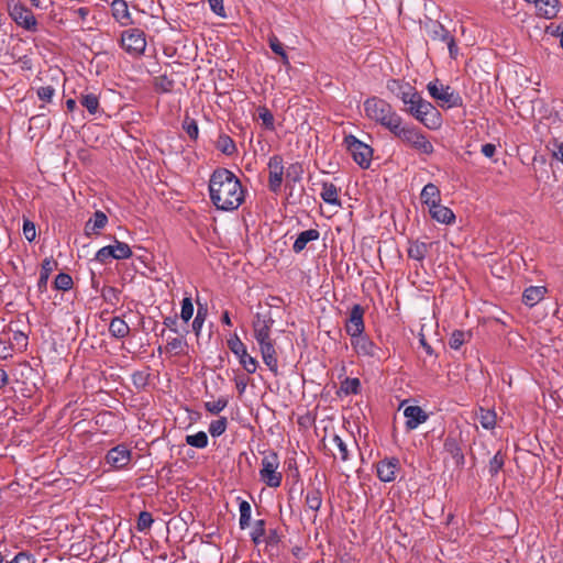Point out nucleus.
Masks as SVG:
<instances>
[{
	"label": "nucleus",
	"mask_w": 563,
	"mask_h": 563,
	"mask_svg": "<svg viewBox=\"0 0 563 563\" xmlns=\"http://www.w3.org/2000/svg\"><path fill=\"white\" fill-rule=\"evenodd\" d=\"M320 238V232L317 229H309L298 234L297 239L292 244V251L300 253L305 250L307 244L312 241H317Z\"/></svg>",
	"instance_id": "23"
},
{
	"label": "nucleus",
	"mask_w": 563,
	"mask_h": 563,
	"mask_svg": "<svg viewBox=\"0 0 563 563\" xmlns=\"http://www.w3.org/2000/svg\"><path fill=\"white\" fill-rule=\"evenodd\" d=\"M364 111L368 119L380 124L388 131L401 119V115L397 113L390 103L378 97L366 99L364 101Z\"/></svg>",
	"instance_id": "3"
},
{
	"label": "nucleus",
	"mask_w": 563,
	"mask_h": 563,
	"mask_svg": "<svg viewBox=\"0 0 563 563\" xmlns=\"http://www.w3.org/2000/svg\"><path fill=\"white\" fill-rule=\"evenodd\" d=\"M430 96L445 104L448 108L461 107L463 104L462 97L450 86H444L439 79L430 81L427 86Z\"/></svg>",
	"instance_id": "7"
},
{
	"label": "nucleus",
	"mask_w": 563,
	"mask_h": 563,
	"mask_svg": "<svg viewBox=\"0 0 563 563\" xmlns=\"http://www.w3.org/2000/svg\"><path fill=\"white\" fill-rule=\"evenodd\" d=\"M228 347L230 349V351L236 356L239 354H243L244 351L246 350V346L245 344L241 341V339L239 338V335L236 333H234L233 335H231L229 339H228Z\"/></svg>",
	"instance_id": "47"
},
{
	"label": "nucleus",
	"mask_w": 563,
	"mask_h": 563,
	"mask_svg": "<svg viewBox=\"0 0 563 563\" xmlns=\"http://www.w3.org/2000/svg\"><path fill=\"white\" fill-rule=\"evenodd\" d=\"M186 345V342L181 338H174L166 344V350L168 352H174L175 354H179L184 346Z\"/></svg>",
	"instance_id": "58"
},
{
	"label": "nucleus",
	"mask_w": 563,
	"mask_h": 563,
	"mask_svg": "<svg viewBox=\"0 0 563 563\" xmlns=\"http://www.w3.org/2000/svg\"><path fill=\"white\" fill-rule=\"evenodd\" d=\"M57 261L53 257H46L41 264L40 278L37 280V289L40 292H44L47 288L49 275L57 268Z\"/></svg>",
	"instance_id": "19"
},
{
	"label": "nucleus",
	"mask_w": 563,
	"mask_h": 563,
	"mask_svg": "<svg viewBox=\"0 0 563 563\" xmlns=\"http://www.w3.org/2000/svg\"><path fill=\"white\" fill-rule=\"evenodd\" d=\"M351 345L360 357L382 360L383 351L365 333L351 339Z\"/></svg>",
	"instance_id": "10"
},
{
	"label": "nucleus",
	"mask_w": 563,
	"mask_h": 563,
	"mask_svg": "<svg viewBox=\"0 0 563 563\" xmlns=\"http://www.w3.org/2000/svg\"><path fill=\"white\" fill-rule=\"evenodd\" d=\"M332 444L339 451L340 459L345 462L349 460V450L344 441L338 434H333Z\"/></svg>",
	"instance_id": "53"
},
{
	"label": "nucleus",
	"mask_w": 563,
	"mask_h": 563,
	"mask_svg": "<svg viewBox=\"0 0 563 563\" xmlns=\"http://www.w3.org/2000/svg\"><path fill=\"white\" fill-rule=\"evenodd\" d=\"M268 188L272 192L277 194L283 184L284 164L280 155H274L268 161Z\"/></svg>",
	"instance_id": "12"
},
{
	"label": "nucleus",
	"mask_w": 563,
	"mask_h": 563,
	"mask_svg": "<svg viewBox=\"0 0 563 563\" xmlns=\"http://www.w3.org/2000/svg\"><path fill=\"white\" fill-rule=\"evenodd\" d=\"M108 223V217L104 212L97 210L93 213V217L89 219L85 224V233L90 235L92 233H98L99 230L103 229Z\"/></svg>",
	"instance_id": "25"
},
{
	"label": "nucleus",
	"mask_w": 563,
	"mask_h": 563,
	"mask_svg": "<svg viewBox=\"0 0 563 563\" xmlns=\"http://www.w3.org/2000/svg\"><path fill=\"white\" fill-rule=\"evenodd\" d=\"M444 450L448 452L452 460L454 461L455 466L462 467L465 463V457L460 446L457 440L453 437H448L444 441Z\"/></svg>",
	"instance_id": "21"
},
{
	"label": "nucleus",
	"mask_w": 563,
	"mask_h": 563,
	"mask_svg": "<svg viewBox=\"0 0 563 563\" xmlns=\"http://www.w3.org/2000/svg\"><path fill=\"white\" fill-rule=\"evenodd\" d=\"M467 333L462 330H454L449 339V345L453 350H459L465 342Z\"/></svg>",
	"instance_id": "51"
},
{
	"label": "nucleus",
	"mask_w": 563,
	"mask_h": 563,
	"mask_svg": "<svg viewBox=\"0 0 563 563\" xmlns=\"http://www.w3.org/2000/svg\"><path fill=\"white\" fill-rule=\"evenodd\" d=\"M407 430H413L428 419V413L419 406H408L404 410Z\"/></svg>",
	"instance_id": "17"
},
{
	"label": "nucleus",
	"mask_w": 563,
	"mask_h": 563,
	"mask_svg": "<svg viewBox=\"0 0 563 563\" xmlns=\"http://www.w3.org/2000/svg\"><path fill=\"white\" fill-rule=\"evenodd\" d=\"M154 519L152 517V514L148 511H141L137 518L136 522V529L139 531H145L151 528L153 525Z\"/></svg>",
	"instance_id": "50"
},
{
	"label": "nucleus",
	"mask_w": 563,
	"mask_h": 563,
	"mask_svg": "<svg viewBox=\"0 0 563 563\" xmlns=\"http://www.w3.org/2000/svg\"><path fill=\"white\" fill-rule=\"evenodd\" d=\"M101 295H102V298L111 305H115L120 299V297H119L120 290L112 286L104 287L102 289Z\"/></svg>",
	"instance_id": "54"
},
{
	"label": "nucleus",
	"mask_w": 563,
	"mask_h": 563,
	"mask_svg": "<svg viewBox=\"0 0 563 563\" xmlns=\"http://www.w3.org/2000/svg\"><path fill=\"white\" fill-rule=\"evenodd\" d=\"M400 470L399 459L386 457L379 461L376 465L377 477L385 483H389L396 479V474Z\"/></svg>",
	"instance_id": "13"
},
{
	"label": "nucleus",
	"mask_w": 563,
	"mask_h": 563,
	"mask_svg": "<svg viewBox=\"0 0 563 563\" xmlns=\"http://www.w3.org/2000/svg\"><path fill=\"white\" fill-rule=\"evenodd\" d=\"M131 457V451L124 444H119L108 451L106 461L112 467L121 470L129 465Z\"/></svg>",
	"instance_id": "14"
},
{
	"label": "nucleus",
	"mask_w": 563,
	"mask_h": 563,
	"mask_svg": "<svg viewBox=\"0 0 563 563\" xmlns=\"http://www.w3.org/2000/svg\"><path fill=\"white\" fill-rule=\"evenodd\" d=\"M430 246L431 244H427L418 240L410 242L407 251L408 257L418 262H422L426 258Z\"/></svg>",
	"instance_id": "29"
},
{
	"label": "nucleus",
	"mask_w": 563,
	"mask_h": 563,
	"mask_svg": "<svg viewBox=\"0 0 563 563\" xmlns=\"http://www.w3.org/2000/svg\"><path fill=\"white\" fill-rule=\"evenodd\" d=\"M361 390V380L358 378L346 377L340 385V393L344 395H357Z\"/></svg>",
	"instance_id": "34"
},
{
	"label": "nucleus",
	"mask_w": 563,
	"mask_h": 563,
	"mask_svg": "<svg viewBox=\"0 0 563 563\" xmlns=\"http://www.w3.org/2000/svg\"><path fill=\"white\" fill-rule=\"evenodd\" d=\"M389 132L405 145L421 154L431 155L434 152L427 135L416 125L406 123L402 118Z\"/></svg>",
	"instance_id": "2"
},
{
	"label": "nucleus",
	"mask_w": 563,
	"mask_h": 563,
	"mask_svg": "<svg viewBox=\"0 0 563 563\" xmlns=\"http://www.w3.org/2000/svg\"><path fill=\"white\" fill-rule=\"evenodd\" d=\"M111 12L114 20L122 26H126L133 23L125 0H113L111 2Z\"/></svg>",
	"instance_id": "18"
},
{
	"label": "nucleus",
	"mask_w": 563,
	"mask_h": 563,
	"mask_svg": "<svg viewBox=\"0 0 563 563\" xmlns=\"http://www.w3.org/2000/svg\"><path fill=\"white\" fill-rule=\"evenodd\" d=\"M55 93L53 86H44L37 89V97L46 102H49Z\"/></svg>",
	"instance_id": "62"
},
{
	"label": "nucleus",
	"mask_w": 563,
	"mask_h": 563,
	"mask_svg": "<svg viewBox=\"0 0 563 563\" xmlns=\"http://www.w3.org/2000/svg\"><path fill=\"white\" fill-rule=\"evenodd\" d=\"M216 147L227 156H232L236 153V145L234 141L227 134L219 135Z\"/></svg>",
	"instance_id": "30"
},
{
	"label": "nucleus",
	"mask_w": 563,
	"mask_h": 563,
	"mask_svg": "<svg viewBox=\"0 0 563 563\" xmlns=\"http://www.w3.org/2000/svg\"><path fill=\"white\" fill-rule=\"evenodd\" d=\"M429 213L432 219L440 223L451 224L455 221V214L453 211L450 208L442 206L441 203L430 208Z\"/></svg>",
	"instance_id": "24"
},
{
	"label": "nucleus",
	"mask_w": 563,
	"mask_h": 563,
	"mask_svg": "<svg viewBox=\"0 0 563 563\" xmlns=\"http://www.w3.org/2000/svg\"><path fill=\"white\" fill-rule=\"evenodd\" d=\"M273 323L274 320L271 317L256 313L253 321V332L257 343L272 340L271 329L273 327Z\"/></svg>",
	"instance_id": "15"
},
{
	"label": "nucleus",
	"mask_w": 563,
	"mask_h": 563,
	"mask_svg": "<svg viewBox=\"0 0 563 563\" xmlns=\"http://www.w3.org/2000/svg\"><path fill=\"white\" fill-rule=\"evenodd\" d=\"M239 510H240L239 525H240V528L242 530H244L251 523V512H252V509H251L250 503L246 501V500H242L240 503V505H239Z\"/></svg>",
	"instance_id": "35"
},
{
	"label": "nucleus",
	"mask_w": 563,
	"mask_h": 563,
	"mask_svg": "<svg viewBox=\"0 0 563 563\" xmlns=\"http://www.w3.org/2000/svg\"><path fill=\"white\" fill-rule=\"evenodd\" d=\"M560 0H539L537 14L541 18L551 20L556 18L560 9Z\"/></svg>",
	"instance_id": "22"
},
{
	"label": "nucleus",
	"mask_w": 563,
	"mask_h": 563,
	"mask_svg": "<svg viewBox=\"0 0 563 563\" xmlns=\"http://www.w3.org/2000/svg\"><path fill=\"white\" fill-rule=\"evenodd\" d=\"M429 35L433 41L446 42L451 36L450 32L439 22H432L429 27Z\"/></svg>",
	"instance_id": "33"
},
{
	"label": "nucleus",
	"mask_w": 563,
	"mask_h": 563,
	"mask_svg": "<svg viewBox=\"0 0 563 563\" xmlns=\"http://www.w3.org/2000/svg\"><path fill=\"white\" fill-rule=\"evenodd\" d=\"M9 14L11 19L26 31L35 32L37 29V21L33 12L21 2L9 3Z\"/></svg>",
	"instance_id": "9"
},
{
	"label": "nucleus",
	"mask_w": 563,
	"mask_h": 563,
	"mask_svg": "<svg viewBox=\"0 0 563 563\" xmlns=\"http://www.w3.org/2000/svg\"><path fill=\"white\" fill-rule=\"evenodd\" d=\"M547 148L551 152L553 158L563 164V142L553 139L548 143Z\"/></svg>",
	"instance_id": "49"
},
{
	"label": "nucleus",
	"mask_w": 563,
	"mask_h": 563,
	"mask_svg": "<svg viewBox=\"0 0 563 563\" xmlns=\"http://www.w3.org/2000/svg\"><path fill=\"white\" fill-rule=\"evenodd\" d=\"M258 118L262 120L263 124L268 130H274V115L273 113L264 106L257 108Z\"/></svg>",
	"instance_id": "48"
},
{
	"label": "nucleus",
	"mask_w": 563,
	"mask_h": 563,
	"mask_svg": "<svg viewBox=\"0 0 563 563\" xmlns=\"http://www.w3.org/2000/svg\"><path fill=\"white\" fill-rule=\"evenodd\" d=\"M505 464V456L498 451L489 461L488 473L492 477L496 476Z\"/></svg>",
	"instance_id": "42"
},
{
	"label": "nucleus",
	"mask_w": 563,
	"mask_h": 563,
	"mask_svg": "<svg viewBox=\"0 0 563 563\" xmlns=\"http://www.w3.org/2000/svg\"><path fill=\"white\" fill-rule=\"evenodd\" d=\"M547 292V288L543 286H530L522 294V302L526 306L533 307L536 306Z\"/></svg>",
	"instance_id": "26"
},
{
	"label": "nucleus",
	"mask_w": 563,
	"mask_h": 563,
	"mask_svg": "<svg viewBox=\"0 0 563 563\" xmlns=\"http://www.w3.org/2000/svg\"><path fill=\"white\" fill-rule=\"evenodd\" d=\"M364 308L355 303L350 311L349 319L345 322V331L352 338L364 333Z\"/></svg>",
	"instance_id": "11"
},
{
	"label": "nucleus",
	"mask_w": 563,
	"mask_h": 563,
	"mask_svg": "<svg viewBox=\"0 0 563 563\" xmlns=\"http://www.w3.org/2000/svg\"><path fill=\"white\" fill-rule=\"evenodd\" d=\"M404 88H405V91L401 92V95L399 96V99L405 104L415 103V100L417 102L419 100V98L421 97V95L411 85L404 86Z\"/></svg>",
	"instance_id": "45"
},
{
	"label": "nucleus",
	"mask_w": 563,
	"mask_h": 563,
	"mask_svg": "<svg viewBox=\"0 0 563 563\" xmlns=\"http://www.w3.org/2000/svg\"><path fill=\"white\" fill-rule=\"evenodd\" d=\"M207 307L199 303L197 314L192 321V330L196 332L197 335H199L201 328L203 325V322L207 318Z\"/></svg>",
	"instance_id": "43"
},
{
	"label": "nucleus",
	"mask_w": 563,
	"mask_h": 563,
	"mask_svg": "<svg viewBox=\"0 0 563 563\" xmlns=\"http://www.w3.org/2000/svg\"><path fill=\"white\" fill-rule=\"evenodd\" d=\"M279 459L276 452L271 451L262 460V468L260 470V478L268 487L277 488L282 484L283 475L277 472Z\"/></svg>",
	"instance_id": "5"
},
{
	"label": "nucleus",
	"mask_w": 563,
	"mask_h": 563,
	"mask_svg": "<svg viewBox=\"0 0 563 563\" xmlns=\"http://www.w3.org/2000/svg\"><path fill=\"white\" fill-rule=\"evenodd\" d=\"M236 357L239 358L240 364L249 374L256 372L258 362L247 353V350H245L243 354L236 355Z\"/></svg>",
	"instance_id": "38"
},
{
	"label": "nucleus",
	"mask_w": 563,
	"mask_h": 563,
	"mask_svg": "<svg viewBox=\"0 0 563 563\" xmlns=\"http://www.w3.org/2000/svg\"><path fill=\"white\" fill-rule=\"evenodd\" d=\"M113 258L114 260H126L132 256L130 246L121 241L115 240V244L112 245Z\"/></svg>",
	"instance_id": "40"
},
{
	"label": "nucleus",
	"mask_w": 563,
	"mask_h": 563,
	"mask_svg": "<svg viewBox=\"0 0 563 563\" xmlns=\"http://www.w3.org/2000/svg\"><path fill=\"white\" fill-rule=\"evenodd\" d=\"M186 443L197 449H205L208 445V435L205 431L186 437Z\"/></svg>",
	"instance_id": "36"
},
{
	"label": "nucleus",
	"mask_w": 563,
	"mask_h": 563,
	"mask_svg": "<svg viewBox=\"0 0 563 563\" xmlns=\"http://www.w3.org/2000/svg\"><path fill=\"white\" fill-rule=\"evenodd\" d=\"M54 287L57 290H69L73 287V278L66 273H59L54 280Z\"/></svg>",
	"instance_id": "44"
},
{
	"label": "nucleus",
	"mask_w": 563,
	"mask_h": 563,
	"mask_svg": "<svg viewBox=\"0 0 563 563\" xmlns=\"http://www.w3.org/2000/svg\"><path fill=\"white\" fill-rule=\"evenodd\" d=\"M79 101L90 114H96L98 112L99 99L95 93L82 95Z\"/></svg>",
	"instance_id": "37"
},
{
	"label": "nucleus",
	"mask_w": 563,
	"mask_h": 563,
	"mask_svg": "<svg viewBox=\"0 0 563 563\" xmlns=\"http://www.w3.org/2000/svg\"><path fill=\"white\" fill-rule=\"evenodd\" d=\"M8 563H35L33 556L29 554L27 552H19L12 561Z\"/></svg>",
	"instance_id": "64"
},
{
	"label": "nucleus",
	"mask_w": 563,
	"mask_h": 563,
	"mask_svg": "<svg viewBox=\"0 0 563 563\" xmlns=\"http://www.w3.org/2000/svg\"><path fill=\"white\" fill-rule=\"evenodd\" d=\"M260 351L262 354V358L264 364L273 372L275 375L278 374V360L277 353L275 350V342L273 340L263 341L258 343Z\"/></svg>",
	"instance_id": "16"
},
{
	"label": "nucleus",
	"mask_w": 563,
	"mask_h": 563,
	"mask_svg": "<svg viewBox=\"0 0 563 563\" xmlns=\"http://www.w3.org/2000/svg\"><path fill=\"white\" fill-rule=\"evenodd\" d=\"M148 374L142 371L132 374V382L137 388H143L148 383Z\"/></svg>",
	"instance_id": "61"
},
{
	"label": "nucleus",
	"mask_w": 563,
	"mask_h": 563,
	"mask_svg": "<svg viewBox=\"0 0 563 563\" xmlns=\"http://www.w3.org/2000/svg\"><path fill=\"white\" fill-rule=\"evenodd\" d=\"M228 428V419L225 417H220L217 420H213L209 424V433L213 438H218L222 435Z\"/></svg>",
	"instance_id": "41"
},
{
	"label": "nucleus",
	"mask_w": 563,
	"mask_h": 563,
	"mask_svg": "<svg viewBox=\"0 0 563 563\" xmlns=\"http://www.w3.org/2000/svg\"><path fill=\"white\" fill-rule=\"evenodd\" d=\"M344 145L361 168L366 169L369 167L373 156V148L369 145L352 134L344 137Z\"/></svg>",
	"instance_id": "6"
},
{
	"label": "nucleus",
	"mask_w": 563,
	"mask_h": 563,
	"mask_svg": "<svg viewBox=\"0 0 563 563\" xmlns=\"http://www.w3.org/2000/svg\"><path fill=\"white\" fill-rule=\"evenodd\" d=\"M23 235L29 241L32 242L36 238V229L35 224L30 220H24L23 223Z\"/></svg>",
	"instance_id": "60"
},
{
	"label": "nucleus",
	"mask_w": 563,
	"mask_h": 563,
	"mask_svg": "<svg viewBox=\"0 0 563 563\" xmlns=\"http://www.w3.org/2000/svg\"><path fill=\"white\" fill-rule=\"evenodd\" d=\"M209 5H210V9L211 11L221 16V18H225L227 16V13H225V10H224V5H223V0H207Z\"/></svg>",
	"instance_id": "63"
},
{
	"label": "nucleus",
	"mask_w": 563,
	"mask_h": 563,
	"mask_svg": "<svg viewBox=\"0 0 563 563\" xmlns=\"http://www.w3.org/2000/svg\"><path fill=\"white\" fill-rule=\"evenodd\" d=\"M110 258H113L112 245L101 247L95 256V261L99 263H107Z\"/></svg>",
	"instance_id": "57"
},
{
	"label": "nucleus",
	"mask_w": 563,
	"mask_h": 563,
	"mask_svg": "<svg viewBox=\"0 0 563 563\" xmlns=\"http://www.w3.org/2000/svg\"><path fill=\"white\" fill-rule=\"evenodd\" d=\"M209 195L218 210L233 211L243 203L245 191L231 170L217 168L209 179Z\"/></svg>",
	"instance_id": "1"
},
{
	"label": "nucleus",
	"mask_w": 563,
	"mask_h": 563,
	"mask_svg": "<svg viewBox=\"0 0 563 563\" xmlns=\"http://www.w3.org/2000/svg\"><path fill=\"white\" fill-rule=\"evenodd\" d=\"M228 402L229 401L225 397H220L216 401L205 402V409L212 415H218L224 410V408L228 406Z\"/></svg>",
	"instance_id": "46"
},
{
	"label": "nucleus",
	"mask_w": 563,
	"mask_h": 563,
	"mask_svg": "<svg viewBox=\"0 0 563 563\" xmlns=\"http://www.w3.org/2000/svg\"><path fill=\"white\" fill-rule=\"evenodd\" d=\"M109 332L115 339H124L130 333V327L122 318L114 317L110 321Z\"/></svg>",
	"instance_id": "28"
},
{
	"label": "nucleus",
	"mask_w": 563,
	"mask_h": 563,
	"mask_svg": "<svg viewBox=\"0 0 563 563\" xmlns=\"http://www.w3.org/2000/svg\"><path fill=\"white\" fill-rule=\"evenodd\" d=\"M420 199H421V202L423 205L428 206V208L430 209V208L434 207L435 205L440 203V201H441L440 189L438 188L437 185L429 183L422 188L421 194H420Z\"/></svg>",
	"instance_id": "20"
},
{
	"label": "nucleus",
	"mask_w": 563,
	"mask_h": 563,
	"mask_svg": "<svg viewBox=\"0 0 563 563\" xmlns=\"http://www.w3.org/2000/svg\"><path fill=\"white\" fill-rule=\"evenodd\" d=\"M306 506L312 510L318 511L322 504V494L319 488H311L305 495Z\"/></svg>",
	"instance_id": "31"
},
{
	"label": "nucleus",
	"mask_w": 563,
	"mask_h": 563,
	"mask_svg": "<svg viewBox=\"0 0 563 563\" xmlns=\"http://www.w3.org/2000/svg\"><path fill=\"white\" fill-rule=\"evenodd\" d=\"M303 167L300 163H292L286 169V180L299 183L302 179Z\"/></svg>",
	"instance_id": "39"
},
{
	"label": "nucleus",
	"mask_w": 563,
	"mask_h": 563,
	"mask_svg": "<svg viewBox=\"0 0 563 563\" xmlns=\"http://www.w3.org/2000/svg\"><path fill=\"white\" fill-rule=\"evenodd\" d=\"M496 412L494 410L479 408L478 421L486 430H492L496 426Z\"/></svg>",
	"instance_id": "32"
},
{
	"label": "nucleus",
	"mask_w": 563,
	"mask_h": 563,
	"mask_svg": "<svg viewBox=\"0 0 563 563\" xmlns=\"http://www.w3.org/2000/svg\"><path fill=\"white\" fill-rule=\"evenodd\" d=\"M409 85H410L409 82H404V81L398 80V79H390V80L387 81V89L391 93H394L396 97L399 98L401 92L405 91L404 86H409Z\"/></svg>",
	"instance_id": "56"
},
{
	"label": "nucleus",
	"mask_w": 563,
	"mask_h": 563,
	"mask_svg": "<svg viewBox=\"0 0 563 563\" xmlns=\"http://www.w3.org/2000/svg\"><path fill=\"white\" fill-rule=\"evenodd\" d=\"M320 196L325 203L332 206H341V200L339 198V188L332 183H322V191Z\"/></svg>",
	"instance_id": "27"
},
{
	"label": "nucleus",
	"mask_w": 563,
	"mask_h": 563,
	"mask_svg": "<svg viewBox=\"0 0 563 563\" xmlns=\"http://www.w3.org/2000/svg\"><path fill=\"white\" fill-rule=\"evenodd\" d=\"M156 87L164 92H169L174 88V80L169 79L166 75L156 78Z\"/></svg>",
	"instance_id": "59"
},
{
	"label": "nucleus",
	"mask_w": 563,
	"mask_h": 563,
	"mask_svg": "<svg viewBox=\"0 0 563 563\" xmlns=\"http://www.w3.org/2000/svg\"><path fill=\"white\" fill-rule=\"evenodd\" d=\"M416 120L429 130H437L442 125V115L440 111L421 96L416 102Z\"/></svg>",
	"instance_id": "4"
},
{
	"label": "nucleus",
	"mask_w": 563,
	"mask_h": 563,
	"mask_svg": "<svg viewBox=\"0 0 563 563\" xmlns=\"http://www.w3.org/2000/svg\"><path fill=\"white\" fill-rule=\"evenodd\" d=\"M183 128L191 140L196 141L198 139L199 128L196 120L186 118Z\"/></svg>",
	"instance_id": "55"
},
{
	"label": "nucleus",
	"mask_w": 563,
	"mask_h": 563,
	"mask_svg": "<svg viewBox=\"0 0 563 563\" xmlns=\"http://www.w3.org/2000/svg\"><path fill=\"white\" fill-rule=\"evenodd\" d=\"M121 46L133 56H140L145 52L146 38L141 29H129L122 32Z\"/></svg>",
	"instance_id": "8"
},
{
	"label": "nucleus",
	"mask_w": 563,
	"mask_h": 563,
	"mask_svg": "<svg viewBox=\"0 0 563 563\" xmlns=\"http://www.w3.org/2000/svg\"><path fill=\"white\" fill-rule=\"evenodd\" d=\"M194 314V303L190 297H185L181 301L180 318L188 322Z\"/></svg>",
	"instance_id": "52"
}]
</instances>
